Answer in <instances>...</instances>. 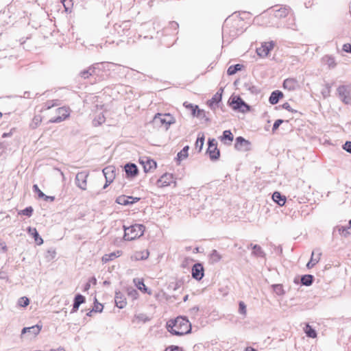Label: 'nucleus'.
<instances>
[{"mask_svg":"<svg viewBox=\"0 0 351 351\" xmlns=\"http://www.w3.org/2000/svg\"><path fill=\"white\" fill-rule=\"evenodd\" d=\"M339 98L345 103L349 104L351 101L350 89H337Z\"/></svg>","mask_w":351,"mask_h":351,"instance_id":"obj_22","label":"nucleus"},{"mask_svg":"<svg viewBox=\"0 0 351 351\" xmlns=\"http://www.w3.org/2000/svg\"><path fill=\"white\" fill-rule=\"evenodd\" d=\"M124 235L123 239L125 241H132L143 235L145 226L142 224H134L129 227L123 226Z\"/></svg>","mask_w":351,"mask_h":351,"instance_id":"obj_4","label":"nucleus"},{"mask_svg":"<svg viewBox=\"0 0 351 351\" xmlns=\"http://www.w3.org/2000/svg\"><path fill=\"white\" fill-rule=\"evenodd\" d=\"M136 320H137L138 322H142L145 323L149 321V318L145 314L140 313L134 316V319H133L132 322H135Z\"/></svg>","mask_w":351,"mask_h":351,"instance_id":"obj_42","label":"nucleus"},{"mask_svg":"<svg viewBox=\"0 0 351 351\" xmlns=\"http://www.w3.org/2000/svg\"><path fill=\"white\" fill-rule=\"evenodd\" d=\"M175 182L173 176L171 173L163 174L157 181V185L159 187H164Z\"/></svg>","mask_w":351,"mask_h":351,"instance_id":"obj_14","label":"nucleus"},{"mask_svg":"<svg viewBox=\"0 0 351 351\" xmlns=\"http://www.w3.org/2000/svg\"><path fill=\"white\" fill-rule=\"evenodd\" d=\"M338 232L343 237H348L351 235V219L347 226H337L334 228L333 234Z\"/></svg>","mask_w":351,"mask_h":351,"instance_id":"obj_15","label":"nucleus"},{"mask_svg":"<svg viewBox=\"0 0 351 351\" xmlns=\"http://www.w3.org/2000/svg\"><path fill=\"white\" fill-rule=\"evenodd\" d=\"M186 107L191 109L192 114L199 118H204L205 117V112L203 110L198 108L197 106H193V104L186 105Z\"/></svg>","mask_w":351,"mask_h":351,"instance_id":"obj_25","label":"nucleus"},{"mask_svg":"<svg viewBox=\"0 0 351 351\" xmlns=\"http://www.w3.org/2000/svg\"><path fill=\"white\" fill-rule=\"evenodd\" d=\"M165 351H184L183 349L178 346H171L167 348Z\"/></svg>","mask_w":351,"mask_h":351,"instance_id":"obj_59","label":"nucleus"},{"mask_svg":"<svg viewBox=\"0 0 351 351\" xmlns=\"http://www.w3.org/2000/svg\"><path fill=\"white\" fill-rule=\"evenodd\" d=\"M107 182L112 183L115 178V167L108 166L102 171Z\"/></svg>","mask_w":351,"mask_h":351,"instance_id":"obj_19","label":"nucleus"},{"mask_svg":"<svg viewBox=\"0 0 351 351\" xmlns=\"http://www.w3.org/2000/svg\"><path fill=\"white\" fill-rule=\"evenodd\" d=\"M208 144V147H210V148H213V147H217V142H216L215 139H214V138L209 139Z\"/></svg>","mask_w":351,"mask_h":351,"instance_id":"obj_63","label":"nucleus"},{"mask_svg":"<svg viewBox=\"0 0 351 351\" xmlns=\"http://www.w3.org/2000/svg\"><path fill=\"white\" fill-rule=\"evenodd\" d=\"M140 200L139 197H134L132 196L120 195L117 197L116 202L121 205H130L133 204Z\"/></svg>","mask_w":351,"mask_h":351,"instance_id":"obj_13","label":"nucleus"},{"mask_svg":"<svg viewBox=\"0 0 351 351\" xmlns=\"http://www.w3.org/2000/svg\"><path fill=\"white\" fill-rule=\"evenodd\" d=\"M149 252L147 251H143V252H136L134 256H132V258H134L135 260H145L149 256Z\"/></svg>","mask_w":351,"mask_h":351,"instance_id":"obj_37","label":"nucleus"},{"mask_svg":"<svg viewBox=\"0 0 351 351\" xmlns=\"http://www.w3.org/2000/svg\"><path fill=\"white\" fill-rule=\"evenodd\" d=\"M70 109L68 107H60L56 110V112L58 113V116L53 118H51L49 120V123H60L67 119L70 115Z\"/></svg>","mask_w":351,"mask_h":351,"instance_id":"obj_9","label":"nucleus"},{"mask_svg":"<svg viewBox=\"0 0 351 351\" xmlns=\"http://www.w3.org/2000/svg\"><path fill=\"white\" fill-rule=\"evenodd\" d=\"M275 43L274 41L264 43L260 48L256 49L257 54L261 57L267 56L270 51L274 48Z\"/></svg>","mask_w":351,"mask_h":351,"instance_id":"obj_12","label":"nucleus"},{"mask_svg":"<svg viewBox=\"0 0 351 351\" xmlns=\"http://www.w3.org/2000/svg\"><path fill=\"white\" fill-rule=\"evenodd\" d=\"M230 106L234 110L245 112L250 110V106L247 104L239 96H234L230 99Z\"/></svg>","mask_w":351,"mask_h":351,"instance_id":"obj_8","label":"nucleus"},{"mask_svg":"<svg viewBox=\"0 0 351 351\" xmlns=\"http://www.w3.org/2000/svg\"><path fill=\"white\" fill-rule=\"evenodd\" d=\"M247 249H252V254L256 257H264L265 255L262 247L258 245L250 243L247 245Z\"/></svg>","mask_w":351,"mask_h":351,"instance_id":"obj_23","label":"nucleus"},{"mask_svg":"<svg viewBox=\"0 0 351 351\" xmlns=\"http://www.w3.org/2000/svg\"><path fill=\"white\" fill-rule=\"evenodd\" d=\"M207 153H208L209 157L212 160H217L220 156V152L217 147H213V148L208 147Z\"/></svg>","mask_w":351,"mask_h":351,"instance_id":"obj_32","label":"nucleus"},{"mask_svg":"<svg viewBox=\"0 0 351 351\" xmlns=\"http://www.w3.org/2000/svg\"><path fill=\"white\" fill-rule=\"evenodd\" d=\"M60 104H61V102L58 99L49 100L47 102H45V108L46 110H49L51 108L55 107V106H58Z\"/></svg>","mask_w":351,"mask_h":351,"instance_id":"obj_40","label":"nucleus"},{"mask_svg":"<svg viewBox=\"0 0 351 351\" xmlns=\"http://www.w3.org/2000/svg\"><path fill=\"white\" fill-rule=\"evenodd\" d=\"M42 121V117L40 115H36L34 117L32 120V126L33 128H35L38 127V125Z\"/></svg>","mask_w":351,"mask_h":351,"instance_id":"obj_50","label":"nucleus"},{"mask_svg":"<svg viewBox=\"0 0 351 351\" xmlns=\"http://www.w3.org/2000/svg\"><path fill=\"white\" fill-rule=\"evenodd\" d=\"M114 301L116 306L119 308H124L127 304L124 295L120 291L115 293Z\"/></svg>","mask_w":351,"mask_h":351,"instance_id":"obj_21","label":"nucleus"},{"mask_svg":"<svg viewBox=\"0 0 351 351\" xmlns=\"http://www.w3.org/2000/svg\"><path fill=\"white\" fill-rule=\"evenodd\" d=\"M105 120V115L103 114V112H100L93 120V124L94 126H99L104 123Z\"/></svg>","mask_w":351,"mask_h":351,"instance_id":"obj_35","label":"nucleus"},{"mask_svg":"<svg viewBox=\"0 0 351 351\" xmlns=\"http://www.w3.org/2000/svg\"><path fill=\"white\" fill-rule=\"evenodd\" d=\"M169 27L173 30H178V27H179V25L177 22L176 21H170L169 23Z\"/></svg>","mask_w":351,"mask_h":351,"instance_id":"obj_56","label":"nucleus"},{"mask_svg":"<svg viewBox=\"0 0 351 351\" xmlns=\"http://www.w3.org/2000/svg\"><path fill=\"white\" fill-rule=\"evenodd\" d=\"M322 96L326 98L330 95V89H319Z\"/></svg>","mask_w":351,"mask_h":351,"instance_id":"obj_61","label":"nucleus"},{"mask_svg":"<svg viewBox=\"0 0 351 351\" xmlns=\"http://www.w3.org/2000/svg\"><path fill=\"white\" fill-rule=\"evenodd\" d=\"M84 302H85V297L80 293L77 294L75 296L74 302H73V308H72L71 313H73L76 312L78 310L80 306Z\"/></svg>","mask_w":351,"mask_h":351,"instance_id":"obj_24","label":"nucleus"},{"mask_svg":"<svg viewBox=\"0 0 351 351\" xmlns=\"http://www.w3.org/2000/svg\"><path fill=\"white\" fill-rule=\"evenodd\" d=\"M321 254H322V253L318 251V253L316 255L315 252L313 251V252L311 254V260L306 264L307 268L311 269L314 265H315L319 262V261L320 259Z\"/></svg>","mask_w":351,"mask_h":351,"instance_id":"obj_28","label":"nucleus"},{"mask_svg":"<svg viewBox=\"0 0 351 351\" xmlns=\"http://www.w3.org/2000/svg\"><path fill=\"white\" fill-rule=\"evenodd\" d=\"M304 332L307 337L311 338H315L317 337V332L308 324L306 325Z\"/></svg>","mask_w":351,"mask_h":351,"instance_id":"obj_39","label":"nucleus"},{"mask_svg":"<svg viewBox=\"0 0 351 351\" xmlns=\"http://www.w3.org/2000/svg\"><path fill=\"white\" fill-rule=\"evenodd\" d=\"M348 88V86L345 85L341 80H335L331 84H327L326 88Z\"/></svg>","mask_w":351,"mask_h":351,"instance_id":"obj_43","label":"nucleus"},{"mask_svg":"<svg viewBox=\"0 0 351 351\" xmlns=\"http://www.w3.org/2000/svg\"><path fill=\"white\" fill-rule=\"evenodd\" d=\"M29 300L28 299V298H27L25 296L20 298L18 301V304L22 307L27 306L29 304Z\"/></svg>","mask_w":351,"mask_h":351,"instance_id":"obj_49","label":"nucleus"},{"mask_svg":"<svg viewBox=\"0 0 351 351\" xmlns=\"http://www.w3.org/2000/svg\"><path fill=\"white\" fill-rule=\"evenodd\" d=\"M283 121H284L282 119H277L273 125L272 131H276L279 128V126L283 123Z\"/></svg>","mask_w":351,"mask_h":351,"instance_id":"obj_55","label":"nucleus"},{"mask_svg":"<svg viewBox=\"0 0 351 351\" xmlns=\"http://www.w3.org/2000/svg\"><path fill=\"white\" fill-rule=\"evenodd\" d=\"M115 257H117V256H116L115 253H114V252L108 254H105L102 257V261L104 263H107L110 261L113 260Z\"/></svg>","mask_w":351,"mask_h":351,"instance_id":"obj_51","label":"nucleus"},{"mask_svg":"<svg viewBox=\"0 0 351 351\" xmlns=\"http://www.w3.org/2000/svg\"><path fill=\"white\" fill-rule=\"evenodd\" d=\"M128 294L132 298H136L138 295V292L135 289H128Z\"/></svg>","mask_w":351,"mask_h":351,"instance_id":"obj_62","label":"nucleus"},{"mask_svg":"<svg viewBox=\"0 0 351 351\" xmlns=\"http://www.w3.org/2000/svg\"><path fill=\"white\" fill-rule=\"evenodd\" d=\"M250 142L242 136L236 138L234 147L238 150L246 151L249 149Z\"/></svg>","mask_w":351,"mask_h":351,"instance_id":"obj_18","label":"nucleus"},{"mask_svg":"<svg viewBox=\"0 0 351 351\" xmlns=\"http://www.w3.org/2000/svg\"><path fill=\"white\" fill-rule=\"evenodd\" d=\"M79 76L84 80H89L91 84L98 81L99 74L95 71V67L93 64L88 66L87 69L81 71L79 73Z\"/></svg>","mask_w":351,"mask_h":351,"instance_id":"obj_6","label":"nucleus"},{"mask_svg":"<svg viewBox=\"0 0 351 351\" xmlns=\"http://www.w3.org/2000/svg\"><path fill=\"white\" fill-rule=\"evenodd\" d=\"M88 176V172L86 171L77 173L75 176V184L82 190L86 189Z\"/></svg>","mask_w":351,"mask_h":351,"instance_id":"obj_10","label":"nucleus"},{"mask_svg":"<svg viewBox=\"0 0 351 351\" xmlns=\"http://www.w3.org/2000/svg\"><path fill=\"white\" fill-rule=\"evenodd\" d=\"M131 22L130 21H125L121 23V24L119 26L123 29V32L128 31L130 28ZM125 34V32H123Z\"/></svg>","mask_w":351,"mask_h":351,"instance_id":"obj_53","label":"nucleus"},{"mask_svg":"<svg viewBox=\"0 0 351 351\" xmlns=\"http://www.w3.org/2000/svg\"><path fill=\"white\" fill-rule=\"evenodd\" d=\"M133 282L139 290L145 293L147 292V288L144 284L143 279L134 278Z\"/></svg>","mask_w":351,"mask_h":351,"instance_id":"obj_38","label":"nucleus"},{"mask_svg":"<svg viewBox=\"0 0 351 351\" xmlns=\"http://www.w3.org/2000/svg\"><path fill=\"white\" fill-rule=\"evenodd\" d=\"M283 97V93L279 90L273 91L269 98V101L271 104H276L280 98Z\"/></svg>","mask_w":351,"mask_h":351,"instance_id":"obj_27","label":"nucleus"},{"mask_svg":"<svg viewBox=\"0 0 351 351\" xmlns=\"http://www.w3.org/2000/svg\"><path fill=\"white\" fill-rule=\"evenodd\" d=\"M343 149L347 152L351 154V141H346L343 145Z\"/></svg>","mask_w":351,"mask_h":351,"instance_id":"obj_57","label":"nucleus"},{"mask_svg":"<svg viewBox=\"0 0 351 351\" xmlns=\"http://www.w3.org/2000/svg\"><path fill=\"white\" fill-rule=\"evenodd\" d=\"M243 67H244V66L241 64H236L230 65L227 70V74L228 75H234L239 71H241Z\"/></svg>","mask_w":351,"mask_h":351,"instance_id":"obj_34","label":"nucleus"},{"mask_svg":"<svg viewBox=\"0 0 351 351\" xmlns=\"http://www.w3.org/2000/svg\"><path fill=\"white\" fill-rule=\"evenodd\" d=\"M343 50L345 52L350 53H351V44L350 43H346L343 45Z\"/></svg>","mask_w":351,"mask_h":351,"instance_id":"obj_60","label":"nucleus"},{"mask_svg":"<svg viewBox=\"0 0 351 351\" xmlns=\"http://www.w3.org/2000/svg\"><path fill=\"white\" fill-rule=\"evenodd\" d=\"M274 291L278 295H282L285 293L282 285L277 284L272 285Z\"/></svg>","mask_w":351,"mask_h":351,"instance_id":"obj_45","label":"nucleus"},{"mask_svg":"<svg viewBox=\"0 0 351 351\" xmlns=\"http://www.w3.org/2000/svg\"><path fill=\"white\" fill-rule=\"evenodd\" d=\"M27 232L34 237L35 241H38V239H40L39 234L35 228L29 227Z\"/></svg>","mask_w":351,"mask_h":351,"instance_id":"obj_47","label":"nucleus"},{"mask_svg":"<svg viewBox=\"0 0 351 351\" xmlns=\"http://www.w3.org/2000/svg\"><path fill=\"white\" fill-rule=\"evenodd\" d=\"M204 142V136L202 134L201 136L199 135L196 142H195V147L196 148L199 147V152H200L203 147Z\"/></svg>","mask_w":351,"mask_h":351,"instance_id":"obj_46","label":"nucleus"},{"mask_svg":"<svg viewBox=\"0 0 351 351\" xmlns=\"http://www.w3.org/2000/svg\"><path fill=\"white\" fill-rule=\"evenodd\" d=\"M239 312L240 314L245 316L246 315V305L242 301L239 303Z\"/></svg>","mask_w":351,"mask_h":351,"instance_id":"obj_52","label":"nucleus"},{"mask_svg":"<svg viewBox=\"0 0 351 351\" xmlns=\"http://www.w3.org/2000/svg\"><path fill=\"white\" fill-rule=\"evenodd\" d=\"M222 140H228L230 142L233 141V134L230 130H225L223 132Z\"/></svg>","mask_w":351,"mask_h":351,"instance_id":"obj_48","label":"nucleus"},{"mask_svg":"<svg viewBox=\"0 0 351 351\" xmlns=\"http://www.w3.org/2000/svg\"><path fill=\"white\" fill-rule=\"evenodd\" d=\"M243 19L238 15L230 16L224 21L222 26V36L223 42L230 43L231 40L236 38L239 34L243 32V30L240 27L241 23L243 22Z\"/></svg>","mask_w":351,"mask_h":351,"instance_id":"obj_1","label":"nucleus"},{"mask_svg":"<svg viewBox=\"0 0 351 351\" xmlns=\"http://www.w3.org/2000/svg\"><path fill=\"white\" fill-rule=\"evenodd\" d=\"M189 149V147L188 145L183 147V149L178 153L176 160L180 163L183 160L186 159L188 157V151Z\"/></svg>","mask_w":351,"mask_h":351,"instance_id":"obj_33","label":"nucleus"},{"mask_svg":"<svg viewBox=\"0 0 351 351\" xmlns=\"http://www.w3.org/2000/svg\"><path fill=\"white\" fill-rule=\"evenodd\" d=\"M314 277L311 274H306L302 276L301 283L305 286H310L313 282Z\"/></svg>","mask_w":351,"mask_h":351,"instance_id":"obj_36","label":"nucleus"},{"mask_svg":"<svg viewBox=\"0 0 351 351\" xmlns=\"http://www.w3.org/2000/svg\"><path fill=\"white\" fill-rule=\"evenodd\" d=\"M40 330H41V326L36 324V325L32 326L31 327L23 328L22 329L21 333H22V335H23L25 333L29 332V333L33 335L34 336H36L40 332Z\"/></svg>","mask_w":351,"mask_h":351,"instance_id":"obj_26","label":"nucleus"},{"mask_svg":"<svg viewBox=\"0 0 351 351\" xmlns=\"http://www.w3.org/2000/svg\"><path fill=\"white\" fill-rule=\"evenodd\" d=\"M274 12V16L276 19H287L285 21L280 22L278 27H282L288 29H294L295 27V19L292 14L290 13L291 9L289 7H280L275 5L269 9Z\"/></svg>","mask_w":351,"mask_h":351,"instance_id":"obj_3","label":"nucleus"},{"mask_svg":"<svg viewBox=\"0 0 351 351\" xmlns=\"http://www.w3.org/2000/svg\"><path fill=\"white\" fill-rule=\"evenodd\" d=\"M103 310V305L100 303H95V306H94V308L93 309V311H94L95 312H101Z\"/></svg>","mask_w":351,"mask_h":351,"instance_id":"obj_58","label":"nucleus"},{"mask_svg":"<svg viewBox=\"0 0 351 351\" xmlns=\"http://www.w3.org/2000/svg\"><path fill=\"white\" fill-rule=\"evenodd\" d=\"M141 163L142 164L144 171L145 173L151 171L152 169L156 168V162L153 160L148 157H144L140 160Z\"/></svg>","mask_w":351,"mask_h":351,"instance_id":"obj_16","label":"nucleus"},{"mask_svg":"<svg viewBox=\"0 0 351 351\" xmlns=\"http://www.w3.org/2000/svg\"><path fill=\"white\" fill-rule=\"evenodd\" d=\"M221 256L219 253L216 250H213L210 255L211 262L217 263L221 260Z\"/></svg>","mask_w":351,"mask_h":351,"instance_id":"obj_41","label":"nucleus"},{"mask_svg":"<svg viewBox=\"0 0 351 351\" xmlns=\"http://www.w3.org/2000/svg\"><path fill=\"white\" fill-rule=\"evenodd\" d=\"M124 168L127 177L134 178L137 176L138 173V168L134 163H128L125 165Z\"/></svg>","mask_w":351,"mask_h":351,"instance_id":"obj_20","label":"nucleus"},{"mask_svg":"<svg viewBox=\"0 0 351 351\" xmlns=\"http://www.w3.org/2000/svg\"><path fill=\"white\" fill-rule=\"evenodd\" d=\"M282 108L284 109H286L288 111H290V112H293V110L292 108H291V106L289 103L286 102L285 104H282Z\"/></svg>","mask_w":351,"mask_h":351,"instance_id":"obj_64","label":"nucleus"},{"mask_svg":"<svg viewBox=\"0 0 351 351\" xmlns=\"http://www.w3.org/2000/svg\"><path fill=\"white\" fill-rule=\"evenodd\" d=\"M93 66L95 67V71L99 74L98 81H101L105 78V75L104 73L109 71L110 70V66L114 65V63L110 62H96L93 64Z\"/></svg>","mask_w":351,"mask_h":351,"instance_id":"obj_7","label":"nucleus"},{"mask_svg":"<svg viewBox=\"0 0 351 351\" xmlns=\"http://www.w3.org/2000/svg\"><path fill=\"white\" fill-rule=\"evenodd\" d=\"M204 267L202 263H197L192 267L191 274L192 277L197 280H200L204 277Z\"/></svg>","mask_w":351,"mask_h":351,"instance_id":"obj_11","label":"nucleus"},{"mask_svg":"<svg viewBox=\"0 0 351 351\" xmlns=\"http://www.w3.org/2000/svg\"><path fill=\"white\" fill-rule=\"evenodd\" d=\"M33 208L32 206L26 207L25 209L21 210L19 212V215H23L30 217L33 213Z\"/></svg>","mask_w":351,"mask_h":351,"instance_id":"obj_44","label":"nucleus"},{"mask_svg":"<svg viewBox=\"0 0 351 351\" xmlns=\"http://www.w3.org/2000/svg\"><path fill=\"white\" fill-rule=\"evenodd\" d=\"M298 82L295 78H287L283 81L282 88H298Z\"/></svg>","mask_w":351,"mask_h":351,"instance_id":"obj_30","label":"nucleus"},{"mask_svg":"<svg viewBox=\"0 0 351 351\" xmlns=\"http://www.w3.org/2000/svg\"><path fill=\"white\" fill-rule=\"evenodd\" d=\"M154 127L163 128L167 130L169 127L175 123V119L170 114L157 113L152 120Z\"/></svg>","mask_w":351,"mask_h":351,"instance_id":"obj_5","label":"nucleus"},{"mask_svg":"<svg viewBox=\"0 0 351 351\" xmlns=\"http://www.w3.org/2000/svg\"><path fill=\"white\" fill-rule=\"evenodd\" d=\"M223 89H219V91L216 93L213 97L208 100V106L213 110L215 109L218 106V104L221 101L222 97Z\"/></svg>","mask_w":351,"mask_h":351,"instance_id":"obj_17","label":"nucleus"},{"mask_svg":"<svg viewBox=\"0 0 351 351\" xmlns=\"http://www.w3.org/2000/svg\"><path fill=\"white\" fill-rule=\"evenodd\" d=\"M33 191L38 194V197L42 198L45 194L38 188L37 184L33 186Z\"/></svg>","mask_w":351,"mask_h":351,"instance_id":"obj_54","label":"nucleus"},{"mask_svg":"<svg viewBox=\"0 0 351 351\" xmlns=\"http://www.w3.org/2000/svg\"><path fill=\"white\" fill-rule=\"evenodd\" d=\"M273 200L277 203L279 206H282L285 205L286 202V197L280 194L278 191H275L272 195Z\"/></svg>","mask_w":351,"mask_h":351,"instance_id":"obj_29","label":"nucleus"},{"mask_svg":"<svg viewBox=\"0 0 351 351\" xmlns=\"http://www.w3.org/2000/svg\"><path fill=\"white\" fill-rule=\"evenodd\" d=\"M322 61L328 65L329 69H334L336 65L335 58L332 56L326 55L322 58Z\"/></svg>","mask_w":351,"mask_h":351,"instance_id":"obj_31","label":"nucleus"},{"mask_svg":"<svg viewBox=\"0 0 351 351\" xmlns=\"http://www.w3.org/2000/svg\"><path fill=\"white\" fill-rule=\"evenodd\" d=\"M168 331L173 335L182 336L191 331L189 321L183 317H178L174 320H170L167 324Z\"/></svg>","mask_w":351,"mask_h":351,"instance_id":"obj_2","label":"nucleus"}]
</instances>
